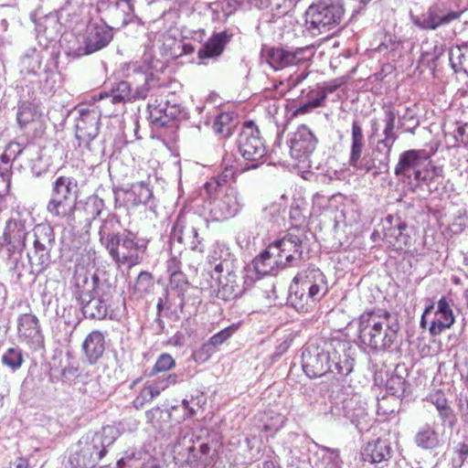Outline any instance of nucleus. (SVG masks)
<instances>
[{"label": "nucleus", "instance_id": "obj_1", "mask_svg": "<svg viewBox=\"0 0 468 468\" xmlns=\"http://www.w3.org/2000/svg\"><path fill=\"white\" fill-rule=\"evenodd\" d=\"M4 238L14 249L9 263L18 277L26 272L37 276L51 266L54 229L48 223L35 225L32 212L26 207L17 205L12 209Z\"/></svg>", "mask_w": 468, "mask_h": 468}, {"label": "nucleus", "instance_id": "obj_2", "mask_svg": "<svg viewBox=\"0 0 468 468\" xmlns=\"http://www.w3.org/2000/svg\"><path fill=\"white\" fill-rule=\"evenodd\" d=\"M163 69L164 63L146 52L142 58L123 65L122 76L126 80L113 83L107 93L123 106L128 101L153 97L164 89L160 78Z\"/></svg>", "mask_w": 468, "mask_h": 468}, {"label": "nucleus", "instance_id": "obj_3", "mask_svg": "<svg viewBox=\"0 0 468 468\" xmlns=\"http://www.w3.org/2000/svg\"><path fill=\"white\" fill-rule=\"evenodd\" d=\"M229 158L222 161L224 170L220 176L212 177L204 185L207 195L204 208L213 221H224L237 216L244 206V200L240 193L234 187H227L223 192V184L232 178L238 169L230 165Z\"/></svg>", "mask_w": 468, "mask_h": 468}, {"label": "nucleus", "instance_id": "obj_4", "mask_svg": "<svg viewBox=\"0 0 468 468\" xmlns=\"http://www.w3.org/2000/svg\"><path fill=\"white\" fill-rule=\"evenodd\" d=\"M78 289L77 299L86 318L104 319L108 314L113 289L105 281H101L96 275H78L75 277Z\"/></svg>", "mask_w": 468, "mask_h": 468}, {"label": "nucleus", "instance_id": "obj_5", "mask_svg": "<svg viewBox=\"0 0 468 468\" xmlns=\"http://www.w3.org/2000/svg\"><path fill=\"white\" fill-rule=\"evenodd\" d=\"M117 438V431L107 426L101 431L92 435L90 440H80L76 450L69 459L71 468H96L99 462L107 453V448Z\"/></svg>", "mask_w": 468, "mask_h": 468}, {"label": "nucleus", "instance_id": "obj_6", "mask_svg": "<svg viewBox=\"0 0 468 468\" xmlns=\"http://www.w3.org/2000/svg\"><path fill=\"white\" fill-rule=\"evenodd\" d=\"M78 182L74 177L60 176L51 186L50 198L47 204L48 213L55 218L64 220L67 224L74 222Z\"/></svg>", "mask_w": 468, "mask_h": 468}, {"label": "nucleus", "instance_id": "obj_7", "mask_svg": "<svg viewBox=\"0 0 468 468\" xmlns=\"http://www.w3.org/2000/svg\"><path fill=\"white\" fill-rule=\"evenodd\" d=\"M20 71L23 74L37 77V81L45 93L55 90L59 78L50 54L43 49L27 50L21 58Z\"/></svg>", "mask_w": 468, "mask_h": 468}, {"label": "nucleus", "instance_id": "obj_8", "mask_svg": "<svg viewBox=\"0 0 468 468\" xmlns=\"http://www.w3.org/2000/svg\"><path fill=\"white\" fill-rule=\"evenodd\" d=\"M322 283V271L308 268L297 274L289 288V301L299 312H309L317 302Z\"/></svg>", "mask_w": 468, "mask_h": 468}, {"label": "nucleus", "instance_id": "obj_9", "mask_svg": "<svg viewBox=\"0 0 468 468\" xmlns=\"http://www.w3.org/2000/svg\"><path fill=\"white\" fill-rule=\"evenodd\" d=\"M149 240L130 230H123L106 250L119 266L132 268L145 257Z\"/></svg>", "mask_w": 468, "mask_h": 468}, {"label": "nucleus", "instance_id": "obj_10", "mask_svg": "<svg viewBox=\"0 0 468 468\" xmlns=\"http://www.w3.org/2000/svg\"><path fill=\"white\" fill-rule=\"evenodd\" d=\"M237 147L240 155L244 160L248 161L244 167L239 168L238 164H233L232 154H227L223 158V160L229 158V168H230V165L237 168V174L244 170L259 167L267 153L264 143L260 135V131L251 122L244 124L237 141Z\"/></svg>", "mask_w": 468, "mask_h": 468}, {"label": "nucleus", "instance_id": "obj_11", "mask_svg": "<svg viewBox=\"0 0 468 468\" xmlns=\"http://www.w3.org/2000/svg\"><path fill=\"white\" fill-rule=\"evenodd\" d=\"M463 13L457 0H437L420 16H411V21L422 30H436L459 20Z\"/></svg>", "mask_w": 468, "mask_h": 468}, {"label": "nucleus", "instance_id": "obj_12", "mask_svg": "<svg viewBox=\"0 0 468 468\" xmlns=\"http://www.w3.org/2000/svg\"><path fill=\"white\" fill-rule=\"evenodd\" d=\"M164 89L156 95L151 97L147 109L151 122L159 126H165L171 120L181 121L187 118L188 113L186 109L177 101L173 94L172 99L165 96L166 92V85L164 80Z\"/></svg>", "mask_w": 468, "mask_h": 468}, {"label": "nucleus", "instance_id": "obj_13", "mask_svg": "<svg viewBox=\"0 0 468 468\" xmlns=\"http://www.w3.org/2000/svg\"><path fill=\"white\" fill-rule=\"evenodd\" d=\"M77 112L75 136L78 141V147L82 153L93 154L100 150L95 143L100 129V113L90 106L79 107Z\"/></svg>", "mask_w": 468, "mask_h": 468}, {"label": "nucleus", "instance_id": "obj_14", "mask_svg": "<svg viewBox=\"0 0 468 468\" xmlns=\"http://www.w3.org/2000/svg\"><path fill=\"white\" fill-rule=\"evenodd\" d=\"M176 452L187 453L186 463L188 465L207 467L212 463L215 450L211 448L208 442L195 438L192 433L186 432L175 445Z\"/></svg>", "mask_w": 468, "mask_h": 468}, {"label": "nucleus", "instance_id": "obj_15", "mask_svg": "<svg viewBox=\"0 0 468 468\" xmlns=\"http://www.w3.org/2000/svg\"><path fill=\"white\" fill-rule=\"evenodd\" d=\"M438 151L436 144H427L423 149L408 150L399 154L394 173L399 177H403L417 182V172H421L422 165Z\"/></svg>", "mask_w": 468, "mask_h": 468}, {"label": "nucleus", "instance_id": "obj_16", "mask_svg": "<svg viewBox=\"0 0 468 468\" xmlns=\"http://www.w3.org/2000/svg\"><path fill=\"white\" fill-rule=\"evenodd\" d=\"M277 250L276 247L269 245L265 250L252 261L251 266L248 265L244 269L243 279L247 286H251L262 276L273 274L276 269L287 266V262H283Z\"/></svg>", "mask_w": 468, "mask_h": 468}, {"label": "nucleus", "instance_id": "obj_17", "mask_svg": "<svg viewBox=\"0 0 468 468\" xmlns=\"http://www.w3.org/2000/svg\"><path fill=\"white\" fill-rule=\"evenodd\" d=\"M112 37V27L105 22L90 23L82 37V45L77 48H69V53L76 57L91 54L108 46Z\"/></svg>", "mask_w": 468, "mask_h": 468}, {"label": "nucleus", "instance_id": "obj_18", "mask_svg": "<svg viewBox=\"0 0 468 468\" xmlns=\"http://www.w3.org/2000/svg\"><path fill=\"white\" fill-rule=\"evenodd\" d=\"M261 55L273 69L280 70L310 59L313 56V50L310 47L295 49L272 47L263 48Z\"/></svg>", "mask_w": 468, "mask_h": 468}, {"label": "nucleus", "instance_id": "obj_19", "mask_svg": "<svg viewBox=\"0 0 468 468\" xmlns=\"http://www.w3.org/2000/svg\"><path fill=\"white\" fill-rule=\"evenodd\" d=\"M385 310H370L364 312L358 317V341L365 349L375 352L378 346L377 337L380 333L381 322L383 320Z\"/></svg>", "mask_w": 468, "mask_h": 468}, {"label": "nucleus", "instance_id": "obj_20", "mask_svg": "<svg viewBox=\"0 0 468 468\" xmlns=\"http://www.w3.org/2000/svg\"><path fill=\"white\" fill-rule=\"evenodd\" d=\"M330 346L332 349H327V370L324 376L329 378L332 374L340 381L353 370L354 360L346 354V345L341 341H332Z\"/></svg>", "mask_w": 468, "mask_h": 468}, {"label": "nucleus", "instance_id": "obj_21", "mask_svg": "<svg viewBox=\"0 0 468 468\" xmlns=\"http://www.w3.org/2000/svg\"><path fill=\"white\" fill-rule=\"evenodd\" d=\"M307 236L303 229L290 228L287 233L280 239L275 240L270 246L278 249V255L289 265L292 260L301 258L302 248L306 244Z\"/></svg>", "mask_w": 468, "mask_h": 468}, {"label": "nucleus", "instance_id": "obj_22", "mask_svg": "<svg viewBox=\"0 0 468 468\" xmlns=\"http://www.w3.org/2000/svg\"><path fill=\"white\" fill-rule=\"evenodd\" d=\"M384 239L396 250L410 246L411 237L408 224L399 216L388 215L383 223Z\"/></svg>", "mask_w": 468, "mask_h": 468}, {"label": "nucleus", "instance_id": "obj_23", "mask_svg": "<svg viewBox=\"0 0 468 468\" xmlns=\"http://www.w3.org/2000/svg\"><path fill=\"white\" fill-rule=\"evenodd\" d=\"M317 143L318 139L303 124L299 126L287 141L292 158L298 161H301L302 158L305 159L308 154H313Z\"/></svg>", "mask_w": 468, "mask_h": 468}, {"label": "nucleus", "instance_id": "obj_24", "mask_svg": "<svg viewBox=\"0 0 468 468\" xmlns=\"http://www.w3.org/2000/svg\"><path fill=\"white\" fill-rule=\"evenodd\" d=\"M16 334L19 342L26 344L30 348L37 349L42 346L43 335L39 321L35 314H24L18 316Z\"/></svg>", "mask_w": 468, "mask_h": 468}, {"label": "nucleus", "instance_id": "obj_25", "mask_svg": "<svg viewBox=\"0 0 468 468\" xmlns=\"http://www.w3.org/2000/svg\"><path fill=\"white\" fill-rule=\"evenodd\" d=\"M176 242L186 243L194 251L203 252L205 250L203 239L199 237L197 229L194 226L185 224L181 217L177 218L170 235L172 248L176 246Z\"/></svg>", "mask_w": 468, "mask_h": 468}, {"label": "nucleus", "instance_id": "obj_26", "mask_svg": "<svg viewBox=\"0 0 468 468\" xmlns=\"http://www.w3.org/2000/svg\"><path fill=\"white\" fill-rule=\"evenodd\" d=\"M207 262L213 267L216 273L232 271L233 269H237L235 255L231 252L229 246L221 241L213 244L207 256Z\"/></svg>", "mask_w": 468, "mask_h": 468}, {"label": "nucleus", "instance_id": "obj_27", "mask_svg": "<svg viewBox=\"0 0 468 468\" xmlns=\"http://www.w3.org/2000/svg\"><path fill=\"white\" fill-rule=\"evenodd\" d=\"M399 328L398 315L385 310L380 333L377 337L378 346L375 348V352L390 351L397 342Z\"/></svg>", "mask_w": 468, "mask_h": 468}, {"label": "nucleus", "instance_id": "obj_28", "mask_svg": "<svg viewBox=\"0 0 468 468\" xmlns=\"http://www.w3.org/2000/svg\"><path fill=\"white\" fill-rule=\"evenodd\" d=\"M237 269L232 271H224L218 274V289L217 296L224 301H230L238 298L243 293V291L250 286L245 282L241 285L237 276Z\"/></svg>", "mask_w": 468, "mask_h": 468}, {"label": "nucleus", "instance_id": "obj_29", "mask_svg": "<svg viewBox=\"0 0 468 468\" xmlns=\"http://www.w3.org/2000/svg\"><path fill=\"white\" fill-rule=\"evenodd\" d=\"M454 323V315L451 308L450 303L445 297H441L436 306L435 318L430 325V333L431 335H438L445 329L450 328Z\"/></svg>", "mask_w": 468, "mask_h": 468}, {"label": "nucleus", "instance_id": "obj_30", "mask_svg": "<svg viewBox=\"0 0 468 468\" xmlns=\"http://www.w3.org/2000/svg\"><path fill=\"white\" fill-rule=\"evenodd\" d=\"M232 37L233 34L229 30L213 34L198 50V58L200 59H206L219 57Z\"/></svg>", "mask_w": 468, "mask_h": 468}, {"label": "nucleus", "instance_id": "obj_31", "mask_svg": "<svg viewBox=\"0 0 468 468\" xmlns=\"http://www.w3.org/2000/svg\"><path fill=\"white\" fill-rule=\"evenodd\" d=\"M390 456V446L386 440H377L368 442L361 451L364 464L379 463L388 461Z\"/></svg>", "mask_w": 468, "mask_h": 468}, {"label": "nucleus", "instance_id": "obj_32", "mask_svg": "<svg viewBox=\"0 0 468 468\" xmlns=\"http://www.w3.org/2000/svg\"><path fill=\"white\" fill-rule=\"evenodd\" d=\"M107 17L117 27H122L133 22L143 25L142 19L134 14L133 0H122L118 5V9L111 11L107 14Z\"/></svg>", "mask_w": 468, "mask_h": 468}, {"label": "nucleus", "instance_id": "obj_33", "mask_svg": "<svg viewBox=\"0 0 468 468\" xmlns=\"http://www.w3.org/2000/svg\"><path fill=\"white\" fill-rule=\"evenodd\" d=\"M82 348L90 364L96 363L105 351V336L104 335L94 330L90 332L85 338Z\"/></svg>", "mask_w": 468, "mask_h": 468}, {"label": "nucleus", "instance_id": "obj_34", "mask_svg": "<svg viewBox=\"0 0 468 468\" xmlns=\"http://www.w3.org/2000/svg\"><path fill=\"white\" fill-rule=\"evenodd\" d=\"M170 284L172 290H176L178 303L175 305V310L171 312L176 320H179L180 314L183 313L184 306L186 304V292L190 289L187 279L182 271L170 275Z\"/></svg>", "mask_w": 468, "mask_h": 468}, {"label": "nucleus", "instance_id": "obj_35", "mask_svg": "<svg viewBox=\"0 0 468 468\" xmlns=\"http://www.w3.org/2000/svg\"><path fill=\"white\" fill-rule=\"evenodd\" d=\"M320 356L321 353L318 350V346H315L314 343L310 341L302 354L303 369L310 378L322 376V364L319 360Z\"/></svg>", "mask_w": 468, "mask_h": 468}, {"label": "nucleus", "instance_id": "obj_36", "mask_svg": "<svg viewBox=\"0 0 468 468\" xmlns=\"http://www.w3.org/2000/svg\"><path fill=\"white\" fill-rule=\"evenodd\" d=\"M95 105L90 106L91 109H95L101 116L111 117L117 115L120 111L122 110L123 105L116 100H113V96L107 93V91H101L98 97L93 98Z\"/></svg>", "mask_w": 468, "mask_h": 468}, {"label": "nucleus", "instance_id": "obj_37", "mask_svg": "<svg viewBox=\"0 0 468 468\" xmlns=\"http://www.w3.org/2000/svg\"><path fill=\"white\" fill-rule=\"evenodd\" d=\"M449 59L455 72L463 71L468 76V42L452 47L449 52Z\"/></svg>", "mask_w": 468, "mask_h": 468}, {"label": "nucleus", "instance_id": "obj_38", "mask_svg": "<svg viewBox=\"0 0 468 468\" xmlns=\"http://www.w3.org/2000/svg\"><path fill=\"white\" fill-rule=\"evenodd\" d=\"M345 197L343 195L339 194L334 196L329 200V208L332 209L336 204H341L342 207L338 214L335 216V220L336 222H343L346 225H351L354 222H356L358 216L353 208L352 204H344Z\"/></svg>", "mask_w": 468, "mask_h": 468}, {"label": "nucleus", "instance_id": "obj_39", "mask_svg": "<svg viewBox=\"0 0 468 468\" xmlns=\"http://www.w3.org/2000/svg\"><path fill=\"white\" fill-rule=\"evenodd\" d=\"M305 30L311 36H319L322 32V5L320 3L312 4L305 12Z\"/></svg>", "mask_w": 468, "mask_h": 468}, {"label": "nucleus", "instance_id": "obj_40", "mask_svg": "<svg viewBox=\"0 0 468 468\" xmlns=\"http://www.w3.org/2000/svg\"><path fill=\"white\" fill-rule=\"evenodd\" d=\"M126 201L132 206L147 204L152 196V190L143 182L133 184L132 187L125 192Z\"/></svg>", "mask_w": 468, "mask_h": 468}, {"label": "nucleus", "instance_id": "obj_41", "mask_svg": "<svg viewBox=\"0 0 468 468\" xmlns=\"http://www.w3.org/2000/svg\"><path fill=\"white\" fill-rule=\"evenodd\" d=\"M344 15L340 0L324 1V27L338 25Z\"/></svg>", "mask_w": 468, "mask_h": 468}, {"label": "nucleus", "instance_id": "obj_42", "mask_svg": "<svg viewBox=\"0 0 468 468\" xmlns=\"http://www.w3.org/2000/svg\"><path fill=\"white\" fill-rule=\"evenodd\" d=\"M118 223V220L112 216H109L102 221L100 227L99 235L100 241L105 249L108 248L110 244L122 233L116 232Z\"/></svg>", "mask_w": 468, "mask_h": 468}, {"label": "nucleus", "instance_id": "obj_43", "mask_svg": "<svg viewBox=\"0 0 468 468\" xmlns=\"http://www.w3.org/2000/svg\"><path fill=\"white\" fill-rule=\"evenodd\" d=\"M416 444L423 449H433L439 445V434L430 425L421 427L415 435Z\"/></svg>", "mask_w": 468, "mask_h": 468}, {"label": "nucleus", "instance_id": "obj_44", "mask_svg": "<svg viewBox=\"0 0 468 468\" xmlns=\"http://www.w3.org/2000/svg\"><path fill=\"white\" fill-rule=\"evenodd\" d=\"M363 148V132L358 122L352 124V144L350 154V165L357 167Z\"/></svg>", "mask_w": 468, "mask_h": 468}, {"label": "nucleus", "instance_id": "obj_45", "mask_svg": "<svg viewBox=\"0 0 468 468\" xmlns=\"http://www.w3.org/2000/svg\"><path fill=\"white\" fill-rule=\"evenodd\" d=\"M397 115L393 110H387L385 112V128L383 130L384 138L379 140L378 144L380 145H388L393 147L398 139L395 133V122Z\"/></svg>", "mask_w": 468, "mask_h": 468}, {"label": "nucleus", "instance_id": "obj_46", "mask_svg": "<svg viewBox=\"0 0 468 468\" xmlns=\"http://www.w3.org/2000/svg\"><path fill=\"white\" fill-rule=\"evenodd\" d=\"M38 118V113L32 104L22 102L18 105L16 112V122L21 129L27 128L30 123Z\"/></svg>", "mask_w": 468, "mask_h": 468}, {"label": "nucleus", "instance_id": "obj_47", "mask_svg": "<svg viewBox=\"0 0 468 468\" xmlns=\"http://www.w3.org/2000/svg\"><path fill=\"white\" fill-rule=\"evenodd\" d=\"M23 362L22 351L16 347L8 348L2 356V363L13 371L20 368Z\"/></svg>", "mask_w": 468, "mask_h": 468}, {"label": "nucleus", "instance_id": "obj_48", "mask_svg": "<svg viewBox=\"0 0 468 468\" xmlns=\"http://www.w3.org/2000/svg\"><path fill=\"white\" fill-rule=\"evenodd\" d=\"M104 207V202L98 196H90L84 204V211L86 213V220L91 221L96 219Z\"/></svg>", "mask_w": 468, "mask_h": 468}, {"label": "nucleus", "instance_id": "obj_49", "mask_svg": "<svg viewBox=\"0 0 468 468\" xmlns=\"http://www.w3.org/2000/svg\"><path fill=\"white\" fill-rule=\"evenodd\" d=\"M442 176L443 166L437 165L430 161L422 167L421 172H417V182L432 181L437 177Z\"/></svg>", "mask_w": 468, "mask_h": 468}, {"label": "nucleus", "instance_id": "obj_50", "mask_svg": "<svg viewBox=\"0 0 468 468\" xmlns=\"http://www.w3.org/2000/svg\"><path fill=\"white\" fill-rule=\"evenodd\" d=\"M406 381L403 377L391 373L386 379V389L388 394L395 397H401L405 392Z\"/></svg>", "mask_w": 468, "mask_h": 468}, {"label": "nucleus", "instance_id": "obj_51", "mask_svg": "<svg viewBox=\"0 0 468 468\" xmlns=\"http://www.w3.org/2000/svg\"><path fill=\"white\" fill-rule=\"evenodd\" d=\"M231 327L222 329L218 333L212 335L207 343L203 345L202 350H204L206 353L215 352L218 346L222 345L226 340H228L231 336Z\"/></svg>", "mask_w": 468, "mask_h": 468}, {"label": "nucleus", "instance_id": "obj_52", "mask_svg": "<svg viewBox=\"0 0 468 468\" xmlns=\"http://www.w3.org/2000/svg\"><path fill=\"white\" fill-rule=\"evenodd\" d=\"M232 113L221 112L216 117L213 128L217 133L229 136L232 131Z\"/></svg>", "mask_w": 468, "mask_h": 468}, {"label": "nucleus", "instance_id": "obj_53", "mask_svg": "<svg viewBox=\"0 0 468 468\" xmlns=\"http://www.w3.org/2000/svg\"><path fill=\"white\" fill-rule=\"evenodd\" d=\"M453 468L468 467V444L459 443L454 449Z\"/></svg>", "mask_w": 468, "mask_h": 468}, {"label": "nucleus", "instance_id": "obj_54", "mask_svg": "<svg viewBox=\"0 0 468 468\" xmlns=\"http://www.w3.org/2000/svg\"><path fill=\"white\" fill-rule=\"evenodd\" d=\"M175 366H176V361L172 357V356L167 353H163L158 356V358L152 369V372L150 373V376H153L154 374H156L159 372H165V371L170 370Z\"/></svg>", "mask_w": 468, "mask_h": 468}, {"label": "nucleus", "instance_id": "obj_55", "mask_svg": "<svg viewBox=\"0 0 468 468\" xmlns=\"http://www.w3.org/2000/svg\"><path fill=\"white\" fill-rule=\"evenodd\" d=\"M321 215H322V195L317 192L312 197L309 223L314 224L316 220L317 223L314 226V228L320 227L321 222L319 220V218Z\"/></svg>", "mask_w": 468, "mask_h": 468}, {"label": "nucleus", "instance_id": "obj_56", "mask_svg": "<svg viewBox=\"0 0 468 468\" xmlns=\"http://www.w3.org/2000/svg\"><path fill=\"white\" fill-rule=\"evenodd\" d=\"M285 422V417L280 413H271L269 421L265 422L263 425V430L266 432H270L271 435H273L278 431H280Z\"/></svg>", "mask_w": 468, "mask_h": 468}, {"label": "nucleus", "instance_id": "obj_57", "mask_svg": "<svg viewBox=\"0 0 468 468\" xmlns=\"http://www.w3.org/2000/svg\"><path fill=\"white\" fill-rule=\"evenodd\" d=\"M401 43L395 36L386 35L382 42L378 46L377 50L380 53L389 54L395 52Z\"/></svg>", "mask_w": 468, "mask_h": 468}, {"label": "nucleus", "instance_id": "obj_58", "mask_svg": "<svg viewBox=\"0 0 468 468\" xmlns=\"http://www.w3.org/2000/svg\"><path fill=\"white\" fill-rule=\"evenodd\" d=\"M261 217L270 223H279L281 217V206L277 203H272L263 208Z\"/></svg>", "mask_w": 468, "mask_h": 468}, {"label": "nucleus", "instance_id": "obj_59", "mask_svg": "<svg viewBox=\"0 0 468 468\" xmlns=\"http://www.w3.org/2000/svg\"><path fill=\"white\" fill-rule=\"evenodd\" d=\"M454 144H463L468 146V122H457V127L453 133Z\"/></svg>", "mask_w": 468, "mask_h": 468}, {"label": "nucleus", "instance_id": "obj_60", "mask_svg": "<svg viewBox=\"0 0 468 468\" xmlns=\"http://www.w3.org/2000/svg\"><path fill=\"white\" fill-rule=\"evenodd\" d=\"M291 228L303 229L302 226L305 222V216L303 214L299 205L292 204L289 212Z\"/></svg>", "mask_w": 468, "mask_h": 468}, {"label": "nucleus", "instance_id": "obj_61", "mask_svg": "<svg viewBox=\"0 0 468 468\" xmlns=\"http://www.w3.org/2000/svg\"><path fill=\"white\" fill-rule=\"evenodd\" d=\"M300 164H303V166H307L308 170L305 171L306 175L315 176L318 175L321 162L318 155L308 154L307 158H302L301 161H298Z\"/></svg>", "mask_w": 468, "mask_h": 468}, {"label": "nucleus", "instance_id": "obj_62", "mask_svg": "<svg viewBox=\"0 0 468 468\" xmlns=\"http://www.w3.org/2000/svg\"><path fill=\"white\" fill-rule=\"evenodd\" d=\"M400 128L404 130V132L413 133L414 130L419 126V121L414 117L413 114L406 112V113L400 118Z\"/></svg>", "mask_w": 468, "mask_h": 468}, {"label": "nucleus", "instance_id": "obj_63", "mask_svg": "<svg viewBox=\"0 0 468 468\" xmlns=\"http://www.w3.org/2000/svg\"><path fill=\"white\" fill-rule=\"evenodd\" d=\"M12 171L6 167H0V196H5L10 188Z\"/></svg>", "mask_w": 468, "mask_h": 468}, {"label": "nucleus", "instance_id": "obj_64", "mask_svg": "<svg viewBox=\"0 0 468 468\" xmlns=\"http://www.w3.org/2000/svg\"><path fill=\"white\" fill-rule=\"evenodd\" d=\"M246 0H221L218 6L226 16L233 14Z\"/></svg>", "mask_w": 468, "mask_h": 468}]
</instances>
